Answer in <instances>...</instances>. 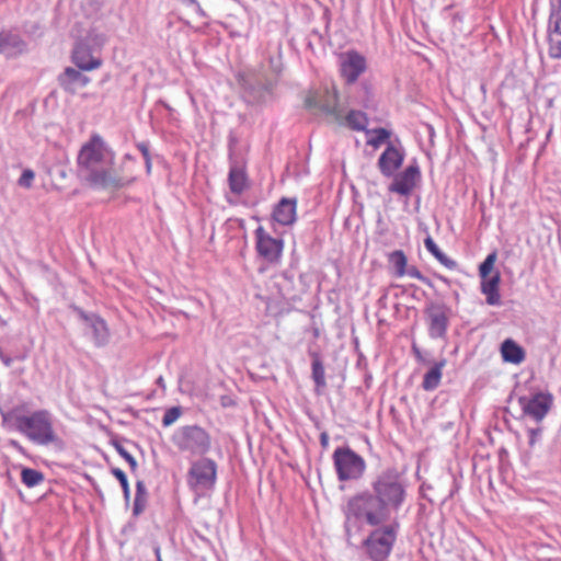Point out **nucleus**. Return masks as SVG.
I'll return each instance as SVG.
<instances>
[{
  "instance_id": "30",
  "label": "nucleus",
  "mask_w": 561,
  "mask_h": 561,
  "mask_svg": "<svg viewBox=\"0 0 561 561\" xmlns=\"http://www.w3.org/2000/svg\"><path fill=\"white\" fill-rule=\"evenodd\" d=\"M561 34V11L552 8L549 16L548 35Z\"/></svg>"
},
{
  "instance_id": "43",
  "label": "nucleus",
  "mask_w": 561,
  "mask_h": 561,
  "mask_svg": "<svg viewBox=\"0 0 561 561\" xmlns=\"http://www.w3.org/2000/svg\"><path fill=\"white\" fill-rule=\"evenodd\" d=\"M191 5L194 7L195 9V12L202 16V18H205L206 16V13L205 11L203 10V8L201 7V4L196 1V3H191Z\"/></svg>"
},
{
  "instance_id": "7",
  "label": "nucleus",
  "mask_w": 561,
  "mask_h": 561,
  "mask_svg": "<svg viewBox=\"0 0 561 561\" xmlns=\"http://www.w3.org/2000/svg\"><path fill=\"white\" fill-rule=\"evenodd\" d=\"M399 524H389L373 530L363 541L366 553L374 561H382L389 557L397 540Z\"/></svg>"
},
{
  "instance_id": "18",
  "label": "nucleus",
  "mask_w": 561,
  "mask_h": 561,
  "mask_svg": "<svg viewBox=\"0 0 561 561\" xmlns=\"http://www.w3.org/2000/svg\"><path fill=\"white\" fill-rule=\"evenodd\" d=\"M366 69L365 58L356 51L346 53L341 61V72L350 83L355 82Z\"/></svg>"
},
{
  "instance_id": "27",
  "label": "nucleus",
  "mask_w": 561,
  "mask_h": 561,
  "mask_svg": "<svg viewBox=\"0 0 561 561\" xmlns=\"http://www.w3.org/2000/svg\"><path fill=\"white\" fill-rule=\"evenodd\" d=\"M21 480L27 488H34L44 481V474L32 468H23L21 471Z\"/></svg>"
},
{
  "instance_id": "47",
  "label": "nucleus",
  "mask_w": 561,
  "mask_h": 561,
  "mask_svg": "<svg viewBox=\"0 0 561 561\" xmlns=\"http://www.w3.org/2000/svg\"><path fill=\"white\" fill-rule=\"evenodd\" d=\"M37 28H38L37 25H32V28L31 30L26 28V32L34 34Z\"/></svg>"
},
{
  "instance_id": "6",
  "label": "nucleus",
  "mask_w": 561,
  "mask_h": 561,
  "mask_svg": "<svg viewBox=\"0 0 561 561\" xmlns=\"http://www.w3.org/2000/svg\"><path fill=\"white\" fill-rule=\"evenodd\" d=\"M180 451L204 456L211 449L210 434L198 425L181 426L172 437Z\"/></svg>"
},
{
  "instance_id": "39",
  "label": "nucleus",
  "mask_w": 561,
  "mask_h": 561,
  "mask_svg": "<svg viewBox=\"0 0 561 561\" xmlns=\"http://www.w3.org/2000/svg\"><path fill=\"white\" fill-rule=\"evenodd\" d=\"M89 81H90V79L87 76H83L80 72L75 71L72 69V85L76 84V85L84 87L85 84L89 83Z\"/></svg>"
},
{
  "instance_id": "14",
  "label": "nucleus",
  "mask_w": 561,
  "mask_h": 561,
  "mask_svg": "<svg viewBox=\"0 0 561 561\" xmlns=\"http://www.w3.org/2000/svg\"><path fill=\"white\" fill-rule=\"evenodd\" d=\"M450 309L444 305L432 304L426 309L428 334L432 339H443L449 324Z\"/></svg>"
},
{
  "instance_id": "22",
  "label": "nucleus",
  "mask_w": 561,
  "mask_h": 561,
  "mask_svg": "<svg viewBox=\"0 0 561 561\" xmlns=\"http://www.w3.org/2000/svg\"><path fill=\"white\" fill-rule=\"evenodd\" d=\"M501 354L504 362L519 364L525 358V352L515 341L507 339L502 343Z\"/></svg>"
},
{
  "instance_id": "28",
  "label": "nucleus",
  "mask_w": 561,
  "mask_h": 561,
  "mask_svg": "<svg viewBox=\"0 0 561 561\" xmlns=\"http://www.w3.org/2000/svg\"><path fill=\"white\" fill-rule=\"evenodd\" d=\"M444 365L445 362L443 360L431 367L424 376L423 386H436L440 381Z\"/></svg>"
},
{
  "instance_id": "42",
  "label": "nucleus",
  "mask_w": 561,
  "mask_h": 561,
  "mask_svg": "<svg viewBox=\"0 0 561 561\" xmlns=\"http://www.w3.org/2000/svg\"><path fill=\"white\" fill-rule=\"evenodd\" d=\"M70 78V67L65 68L64 73L60 76L61 84L67 89V79Z\"/></svg>"
},
{
  "instance_id": "32",
  "label": "nucleus",
  "mask_w": 561,
  "mask_h": 561,
  "mask_svg": "<svg viewBox=\"0 0 561 561\" xmlns=\"http://www.w3.org/2000/svg\"><path fill=\"white\" fill-rule=\"evenodd\" d=\"M495 261H496V253L492 252L480 264V266H479V274H480L481 279L490 277V273L493 270Z\"/></svg>"
},
{
  "instance_id": "26",
  "label": "nucleus",
  "mask_w": 561,
  "mask_h": 561,
  "mask_svg": "<svg viewBox=\"0 0 561 561\" xmlns=\"http://www.w3.org/2000/svg\"><path fill=\"white\" fill-rule=\"evenodd\" d=\"M389 262L396 271L398 277L405 275L408 260L403 251L397 250L389 255Z\"/></svg>"
},
{
  "instance_id": "4",
  "label": "nucleus",
  "mask_w": 561,
  "mask_h": 561,
  "mask_svg": "<svg viewBox=\"0 0 561 561\" xmlns=\"http://www.w3.org/2000/svg\"><path fill=\"white\" fill-rule=\"evenodd\" d=\"M371 489L390 515L398 512L407 500L404 478L396 468L380 472L373 481Z\"/></svg>"
},
{
  "instance_id": "49",
  "label": "nucleus",
  "mask_w": 561,
  "mask_h": 561,
  "mask_svg": "<svg viewBox=\"0 0 561 561\" xmlns=\"http://www.w3.org/2000/svg\"><path fill=\"white\" fill-rule=\"evenodd\" d=\"M156 554H157L158 561H161V558H160V548H156Z\"/></svg>"
},
{
  "instance_id": "19",
  "label": "nucleus",
  "mask_w": 561,
  "mask_h": 561,
  "mask_svg": "<svg viewBox=\"0 0 561 561\" xmlns=\"http://www.w3.org/2000/svg\"><path fill=\"white\" fill-rule=\"evenodd\" d=\"M297 201L295 198H282L275 206L273 219L282 226H290L296 221Z\"/></svg>"
},
{
  "instance_id": "11",
  "label": "nucleus",
  "mask_w": 561,
  "mask_h": 561,
  "mask_svg": "<svg viewBox=\"0 0 561 561\" xmlns=\"http://www.w3.org/2000/svg\"><path fill=\"white\" fill-rule=\"evenodd\" d=\"M254 238L257 255L270 264H277L284 250L283 239L272 237L262 226L255 229Z\"/></svg>"
},
{
  "instance_id": "24",
  "label": "nucleus",
  "mask_w": 561,
  "mask_h": 561,
  "mask_svg": "<svg viewBox=\"0 0 561 561\" xmlns=\"http://www.w3.org/2000/svg\"><path fill=\"white\" fill-rule=\"evenodd\" d=\"M148 493L142 481L136 483V495L133 506V514L135 516L140 515L147 506Z\"/></svg>"
},
{
  "instance_id": "16",
  "label": "nucleus",
  "mask_w": 561,
  "mask_h": 561,
  "mask_svg": "<svg viewBox=\"0 0 561 561\" xmlns=\"http://www.w3.org/2000/svg\"><path fill=\"white\" fill-rule=\"evenodd\" d=\"M393 182L389 186V191L403 196L411 194L420 179V169L416 164L409 165L401 173L393 175Z\"/></svg>"
},
{
  "instance_id": "21",
  "label": "nucleus",
  "mask_w": 561,
  "mask_h": 561,
  "mask_svg": "<svg viewBox=\"0 0 561 561\" xmlns=\"http://www.w3.org/2000/svg\"><path fill=\"white\" fill-rule=\"evenodd\" d=\"M500 282L501 276L499 272L489 278L481 279V293L485 296V301L490 306L501 305Z\"/></svg>"
},
{
  "instance_id": "45",
  "label": "nucleus",
  "mask_w": 561,
  "mask_h": 561,
  "mask_svg": "<svg viewBox=\"0 0 561 561\" xmlns=\"http://www.w3.org/2000/svg\"><path fill=\"white\" fill-rule=\"evenodd\" d=\"M138 148L140 149V151L144 156V159H147V157H150L148 147L145 144L139 145Z\"/></svg>"
},
{
  "instance_id": "23",
  "label": "nucleus",
  "mask_w": 561,
  "mask_h": 561,
  "mask_svg": "<svg viewBox=\"0 0 561 561\" xmlns=\"http://www.w3.org/2000/svg\"><path fill=\"white\" fill-rule=\"evenodd\" d=\"M425 249L444 266L453 270L456 267V262L449 259L435 243L432 237H427L424 240Z\"/></svg>"
},
{
  "instance_id": "35",
  "label": "nucleus",
  "mask_w": 561,
  "mask_h": 561,
  "mask_svg": "<svg viewBox=\"0 0 561 561\" xmlns=\"http://www.w3.org/2000/svg\"><path fill=\"white\" fill-rule=\"evenodd\" d=\"M0 358L2 360V363L9 367L11 366L12 362L14 359H23L24 358V355L21 354V353H15V354H11V353H8L5 352V350L3 348V346L0 344Z\"/></svg>"
},
{
  "instance_id": "41",
  "label": "nucleus",
  "mask_w": 561,
  "mask_h": 561,
  "mask_svg": "<svg viewBox=\"0 0 561 561\" xmlns=\"http://www.w3.org/2000/svg\"><path fill=\"white\" fill-rule=\"evenodd\" d=\"M539 433H540V430H534V428L528 430L530 446H534L536 444L537 436L539 435Z\"/></svg>"
},
{
  "instance_id": "2",
  "label": "nucleus",
  "mask_w": 561,
  "mask_h": 561,
  "mask_svg": "<svg viewBox=\"0 0 561 561\" xmlns=\"http://www.w3.org/2000/svg\"><path fill=\"white\" fill-rule=\"evenodd\" d=\"M343 513L346 522L365 523L369 526L381 525L391 517L377 496L368 491L351 496L343 508Z\"/></svg>"
},
{
  "instance_id": "46",
  "label": "nucleus",
  "mask_w": 561,
  "mask_h": 561,
  "mask_svg": "<svg viewBox=\"0 0 561 561\" xmlns=\"http://www.w3.org/2000/svg\"><path fill=\"white\" fill-rule=\"evenodd\" d=\"M145 163H146V171L148 174H150L151 167H152L150 157H147V159H145Z\"/></svg>"
},
{
  "instance_id": "15",
  "label": "nucleus",
  "mask_w": 561,
  "mask_h": 561,
  "mask_svg": "<svg viewBox=\"0 0 561 561\" xmlns=\"http://www.w3.org/2000/svg\"><path fill=\"white\" fill-rule=\"evenodd\" d=\"M92 42H94V38L87 36L77 43L76 49L72 51V62L84 71L98 69L102 65L101 58L94 55Z\"/></svg>"
},
{
  "instance_id": "8",
  "label": "nucleus",
  "mask_w": 561,
  "mask_h": 561,
  "mask_svg": "<svg viewBox=\"0 0 561 561\" xmlns=\"http://www.w3.org/2000/svg\"><path fill=\"white\" fill-rule=\"evenodd\" d=\"M333 465L339 481L360 479L366 471L365 459L350 447H337L333 455Z\"/></svg>"
},
{
  "instance_id": "36",
  "label": "nucleus",
  "mask_w": 561,
  "mask_h": 561,
  "mask_svg": "<svg viewBox=\"0 0 561 561\" xmlns=\"http://www.w3.org/2000/svg\"><path fill=\"white\" fill-rule=\"evenodd\" d=\"M50 175L56 186H61L60 181L67 178V171L61 165H56L51 169Z\"/></svg>"
},
{
  "instance_id": "5",
  "label": "nucleus",
  "mask_w": 561,
  "mask_h": 561,
  "mask_svg": "<svg viewBox=\"0 0 561 561\" xmlns=\"http://www.w3.org/2000/svg\"><path fill=\"white\" fill-rule=\"evenodd\" d=\"M14 424L20 433L36 444L46 445L55 440L51 420L46 411L15 415Z\"/></svg>"
},
{
  "instance_id": "33",
  "label": "nucleus",
  "mask_w": 561,
  "mask_h": 561,
  "mask_svg": "<svg viewBox=\"0 0 561 561\" xmlns=\"http://www.w3.org/2000/svg\"><path fill=\"white\" fill-rule=\"evenodd\" d=\"M182 415V410L180 407H172L168 409L162 417V425L164 427L171 426L175 423L180 416Z\"/></svg>"
},
{
  "instance_id": "40",
  "label": "nucleus",
  "mask_w": 561,
  "mask_h": 561,
  "mask_svg": "<svg viewBox=\"0 0 561 561\" xmlns=\"http://www.w3.org/2000/svg\"><path fill=\"white\" fill-rule=\"evenodd\" d=\"M119 454L128 461V463L130 465V467L133 469H135L137 467L136 459L129 453H127L123 448H119Z\"/></svg>"
},
{
  "instance_id": "31",
  "label": "nucleus",
  "mask_w": 561,
  "mask_h": 561,
  "mask_svg": "<svg viewBox=\"0 0 561 561\" xmlns=\"http://www.w3.org/2000/svg\"><path fill=\"white\" fill-rule=\"evenodd\" d=\"M548 54L553 59H561V34L548 35Z\"/></svg>"
},
{
  "instance_id": "20",
  "label": "nucleus",
  "mask_w": 561,
  "mask_h": 561,
  "mask_svg": "<svg viewBox=\"0 0 561 561\" xmlns=\"http://www.w3.org/2000/svg\"><path fill=\"white\" fill-rule=\"evenodd\" d=\"M229 188L233 194L240 195L248 186L245 168L242 163L231 162L228 175Z\"/></svg>"
},
{
  "instance_id": "50",
  "label": "nucleus",
  "mask_w": 561,
  "mask_h": 561,
  "mask_svg": "<svg viewBox=\"0 0 561 561\" xmlns=\"http://www.w3.org/2000/svg\"><path fill=\"white\" fill-rule=\"evenodd\" d=\"M162 382H163V378L160 376V377L157 379V383H158V386H163V385H162Z\"/></svg>"
},
{
  "instance_id": "38",
  "label": "nucleus",
  "mask_w": 561,
  "mask_h": 561,
  "mask_svg": "<svg viewBox=\"0 0 561 561\" xmlns=\"http://www.w3.org/2000/svg\"><path fill=\"white\" fill-rule=\"evenodd\" d=\"M405 275L412 278H416L428 286H432L431 280L427 277H425L415 266L407 267Z\"/></svg>"
},
{
  "instance_id": "34",
  "label": "nucleus",
  "mask_w": 561,
  "mask_h": 561,
  "mask_svg": "<svg viewBox=\"0 0 561 561\" xmlns=\"http://www.w3.org/2000/svg\"><path fill=\"white\" fill-rule=\"evenodd\" d=\"M113 476L119 481L126 500L130 496V489L125 472L119 468L112 469Z\"/></svg>"
},
{
  "instance_id": "48",
  "label": "nucleus",
  "mask_w": 561,
  "mask_h": 561,
  "mask_svg": "<svg viewBox=\"0 0 561 561\" xmlns=\"http://www.w3.org/2000/svg\"><path fill=\"white\" fill-rule=\"evenodd\" d=\"M231 404H232L231 400H225V398L222 399V405L227 407V405H231Z\"/></svg>"
},
{
  "instance_id": "3",
  "label": "nucleus",
  "mask_w": 561,
  "mask_h": 561,
  "mask_svg": "<svg viewBox=\"0 0 561 561\" xmlns=\"http://www.w3.org/2000/svg\"><path fill=\"white\" fill-rule=\"evenodd\" d=\"M305 104L308 108H319L324 114L332 116L340 125L347 126L348 128L357 131L366 133L367 130V115L362 111L355 110L344 114L343 110L339 105L337 94L335 91L327 90L322 96H318L316 93L309 94L305 100Z\"/></svg>"
},
{
  "instance_id": "29",
  "label": "nucleus",
  "mask_w": 561,
  "mask_h": 561,
  "mask_svg": "<svg viewBox=\"0 0 561 561\" xmlns=\"http://www.w3.org/2000/svg\"><path fill=\"white\" fill-rule=\"evenodd\" d=\"M312 378L313 381L316 382V386L325 385L324 367L320 357L317 354H312Z\"/></svg>"
},
{
  "instance_id": "1",
  "label": "nucleus",
  "mask_w": 561,
  "mask_h": 561,
  "mask_svg": "<svg viewBox=\"0 0 561 561\" xmlns=\"http://www.w3.org/2000/svg\"><path fill=\"white\" fill-rule=\"evenodd\" d=\"M77 163L78 176L91 186L117 191L131 183V180L116 173L115 153L98 134L83 144Z\"/></svg>"
},
{
  "instance_id": "13",
  "label": "nucleus",
  "mask_w": 561,
  "mask_h": 561,
  "mask_svg": "<svg viewBox=\"0 0 561 561\" xmlns=\"http://www.w3.org/2000/svg\"><path fill=\"white\" fill-rule=\"evenodd\" d=\"M404 157L405 152L400 144L388 141L377 162L380 173L386 178L393 176L401 168Z\"/></svg>"
},
{
  "instance_id": "37",
  "label": "nucleus",
  "mask_w": 561,
  "mask_h": 561,
  "mask_svg": "<svg viewBox=\"0 0 561 561\" xmlns=\"http://www.w3.org/2000/svg\"><path fill=\"white\" fill-rule=\"evenodd\" d=\"M34 176H35V173L31 169L24 170L19 179V185L22 187L30 188L32 186Z\"/></svg>"
},
{
  "instance_id": "25",
  "label": "nucleus",
  "mask_w": 561,
  "mask_h": 561,
  "mask_svg": "<svg viewBox=\"0 0 561 561\" xmlns=\"http://www.w3.org/2000/svg\"><path fill=\"white\" fill-rule=\"evenodd\" d=\"M366 134L368 135V139L366 141L367 145L374 148H379L390 137V131L381 127L375 129H367Z\"/></svg>"
},
{
  "instance_id": "12",
  "label": "nucleus",
  "mask_w": 561,
  "mask_h": 561,
  "mask_svg": "<svg viewBox=\"0 0 561 561\" xmlns=\"http://www.w3.org/2000/svg\"><path fill=\"white\" fill-rule=\"evenodd\" d=\"M77 313L84 335H87L96 346L105 345L110 337L105 321L96 314H87L82 310H78Z\"/></svg>"
},
{
  "instance_id": "10",
  "label": "nucleus",
  "mask_w": 561,
  "mask_h": 561,
  "mask_svg": "<svg viewBox=\"0 0 561 561\" xmlns=\"http://www.w3.org/2000/svg\"><path fill=\"white\" fill-rule=\"evenodd\" d=\"M510 399L516 400L523 414L540 422L551 409L553 398L547 391H529L528 393H518L513 391Z\"/></svg>"
},
{
  "instance_id": "17",
  "label": "nucleus",
  "mask_w": 561,
  "mask_h": 561,
  "mask_svg": "<svg viewBox=\"0 0 561 561\" xmlns=\"http://www.w3.org/2000/svg\"><path fill=\"white\" fill-rule=\"evenodd\" d=\"M27 51V44L20 34L12 30L0 32V54L5 58H15Z\"/></svg>"
},
{
  "instance_id": "44",
  "label": "nucleus",
  "mask_w": 561,
  "mask_h": 561,
  "mask_svg": "<svg viewBox=\"0 0 561 561\" xmlns=\"http://www.w3.org/2000/svg\"><path fill=\"white\" fill-rule=\"evenodd\" d=\"M320 443H321V446H322L323 448H327V447H328V445H329V436H328V434H327V433H322V434L320 435Z\"/></svg>"
},
{
  "instance_id": "9",
  "label": "nucleus",
  "mask_w": 561,
  "mask_h": 561,
  "mask_svg": "<svg viewBox=\"0 0 561 561\" xmlns=\"http://www.w3.org/2000/svg\"><path fill=\"white\" fill-rule=\"evenodd\" d=\"M218 466L210 458H201L192 462L187 472V485L195 494L211 491L217 482Z\"/></svg>"
}]
</instances>
